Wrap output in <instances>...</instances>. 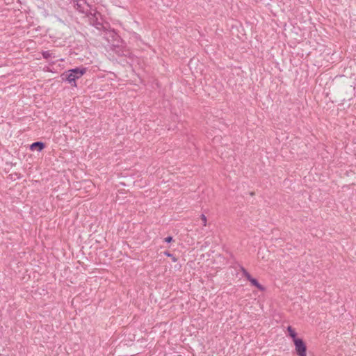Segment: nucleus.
I'll list each match as a JSON object with an SVG mask.
<instances>
[{
	"label": "nucleus",
	"mask_w": 356,
	"mask_h": 356,
	"mask_svg": "<svg viewBox=\"0 0 356 356\" xmlns=\"http://www.w3.org/2000/svg\"><path fill=\"white\" fill-rule=\"evenodd\" d=\"M200 218H201V220H202L203 225L206 226L207 225V217H206V216L204 214H202Z\"/></svg>",
	"instance_id": "obj_12"
},
{
	"label": "nucleus",
	"mask_w": 356,
	"mask_h": 356,
	"mask_svg": "<svg viewBox=\"0 0 356 356\" xmlns=\"http://www.w3.org/2000/svg\"><path fill=\"white\" fill-rule=\"evenodd\" d=\"M89 19V24L92 26H95L98 30L104 29L103 23L102 22V15L100 13L95 11L92 13L91 11L86 15Z\"/></svg>",
	"instance_id": "obj_1"
},
{
	"label": "nucleus",
	"mask_w": 356,
	"mask_h": 356,
	"mask_svg": "<svg viewBox=\"0 0 356 356\" xmlns=\"http://www.w3.org/2000/svg\"><path fill=\"white\" fill-rule=\"evenodd\" d=\"M248 280L251 283L252 286L257 287L259 291H265V287L263 286L256 278H254L251 276Z\"/></svg>",
	"instance_id": "obj_7"
},
{
	"label": "nucleus",
	"mask_w": 356,
	"mask_h": 356,
	"mask_svg": "<svg viewBox=\"0 0 356 356\" xmlns=\"http://www.w3.org/2000/svg\"><path fill=\"white\" fill-rule=\"evenodd\" d=\"M74 8L81 13H84L86 15L90 10V6L87 3L86 0H73Z\"/></svg>",
	"instance_id": "obj_2"
},
{
	"label": "nucleus",
	"mask_w": 356,
	"mask_h": 356,
	"mask_svg": "<svg viewBox=\"0 0 356 356\" xmlns=\"http://www.w3.org/2000/svg\"><path fill=\"white\" fill-rule=\"evenodd\" d=\"M164 254L166 255L167 257H171L172 261L173 262L177 261V258L176 257H175L172 254H171L170 252L165 251V252H164Z\"/></svg>",
	"instance_id": "obj_11"
},
{
	"label": "nucleus",
	"mask_w": 356,
	"mask_h": 356,
	"mask_svg": "<svg viewBox=\"0 0 356 356\" xmlns=\"http://www.w3.org/2000/svg\"><path fill=\"white\" fill-rule=\"evenodd\" d=\"M44 147H45V144H44V143H43L42 141L34 142L30 146V149L31 150L36 149L38 152H41L42 150H43L44 149Z\"/></svg>",
	"instance_id": "obj_6"
},
{
	"label": "nucleus",
	"mask_w": 356,
	"mask_h": 356,
	"mask_svg": "<svg viewBox=\"0 0 356 356\" xmlns=\"http://www.w3.org/2000/svg\"><path fill=\"white\" fill-rule=\"evenodd\" d=\"M241 270L243 273V275H244V277L247 280H248L251 277V275L247 271V270L244 267L241 266Z\"/></svg>",
	"instance_id": "obj_10"
},
{
	"label": "nucleus",
	"mask_w": 356,
	"mask_h": 356,
	"mask_svg": "<svg viewBox=\"0 0 356 356\" xmlns=\"http://www.w3.org/2000/svg\"><path fill=\"white\" fill-rule=\"evenodd\" d=\"M295 350L298 356H307V346L305 341L299 338L293 341Z\"/></svg>",
	"instance_id": "obj_3"
},
{
	"label": "nucleus",
	"mask_w": 356,
	"mask_h": 356,
	"mask_svg": "<svg viewBox=\"0 0 356 356\" xmlns=\"http://www.w3.org/2000/svg\"><path fill=\"white\" fill-rule=\"evenodd\" d=\"M250 194V195H252H252H254V192H251Z\"/></svg>",
	"instance_id": "obj_15"
},
{
	"label": "nucleus",
	"mask_w": 356,
	"mask_h": 356,
	"mask_svg": "<svg viewBox=\"0 0 356 356\" xmlns=\"http://www.w3.org/2000/svg\"><path fill=\"white\" fill-rule=\"evenodd\" d=\"M61 77L63 80L67 81L72 86L76 87V79L72 72H69V70L65 72L62 74Z\"/></svg>",
	"instance_id": "obj_4"
},
{
	"label": "nucleus",
	"mask_w": 356,
	"mask_h": 356,
	"mask_svg": "<svg viewBox=\"0 0 356 356\" xmlns=\"http://www.w3.org/2000/svg\"><path fill=\"white\" fill-rule=\"evenodd\" d=\"M42 55L43 58L48 60L49 58H50L51 57L52 53L50 51H43L42 52Z\"/></svg>",
	"instance_id": "obj_9"
},
{
	"label": "nucleus",
	"mask_w": 356,
	"mask_h": 356,
	"mask_svg": "<svg viewBox=\"0 0 356 356\" xmlns=\"http://www.w3.org/2000/svg\"><path fill=\"white\" fill-rule=\"evenodd\" d=\"M15 175L17 176V179H20L22 177L20 174L15 173Z\"/></svg>",
	"instance_id": "obj_14"
},
{
	"label": "nucleus",
	"mask_w": 356,
	"mask_h": 356,
	"mask_svg": "<svg viewBox=\"0 0 356 356\" xmlns=\"http://www.w3.org/2000/svg\"><path fill=\"white\" fill-rule=\"evenodd\" d=\"M87 71L86 67H75L73 69L69 70V72H72L74 74L75 79L77 80L81 78L83 74H86Z\"/></svg>",
	"instance_id": "obj_5"
},
{
	"label": "nucleus",
	"mask_w": 356,
	"mask_h": 356,
	"mask_svg": "<svg viewBox=\"0 0 356 356\" xmlns=\"http://www.w3.org/2000/svg\"><path fill=\"white\" fill-rule=\"evenodd\" d=\"M287 331H288L289 335L293 339V341H295L296 339H299L297 337V333L296 332V331L291 326L289 325L287 327Z\"/></svg>",
	"instance_id": "obj_8"
},
{
	"label": "nucleus",
	"mask_w": 356,
	"mask_h": 356,
	"mask_svg": "<svg viewBox=\"0 0 356 356\" xmlns=\"http://www.w3.org/2000/svg\"><path fill=\"white\" fill-rule=\"evenodd\" d=\"M172 241L173 238L171 236H168L164 238V241L168 243H171Z\"/></svg>",
	"instance_id": "obj_13"
}]
</instances>
